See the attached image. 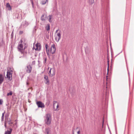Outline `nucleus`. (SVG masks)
<instances>
[{"label":"nucleus","instance_id":"nucleus-1","mask_svg":"<svg viewBox=\"0 0 134 134\" xmlns=\"http://www.w3.org/2000/svg\"><path fill=\"white\" fill-rule=\"evenodd\" d=\"M26 44L22 39L19 43L17 47L18 50L22 54V55L20 57V58H24L26 56L27 52L25 51L26 48Z\"/></svg>","mask_w":134,"mask_h":134},{"label":"nucleus","instance_id":"nucleus-2","mask_svg":"<svg viewBox=\"0 0 134 134\" xmlns=\"http://www.w3.org/2000/svg\"><path fill=\"white\" fill-rule=\"evenodd\" d=\"M44 118L45 124L48 125H50L51 124L52 120L51 115L49 114H47Z\"/></svg>","mask_w":134,"mask_h":134},{"label":"nucleus","instance_id":"nucleus-3","mask_svg":"<svg viewBox=\"0 0 134 134\" xmlns=\"http://www.w3.org/2000/svg\"><path fill=\"white\" fill-rule=\"evenodd\" d=\"M12 71L10 68H9L7 69V77L8 79L10 80H12Z\"/></svg>","mask_w":134,"mask_h":134},{"label":"nucleus","instance_id":"nucleus-4","mask_svg":"<svg viewBox=\"0 0 134 134\" xmlns=\"http://www.w3.org/2000/svg\"><path fill=\"white\" fill-rule=\"evenodd\" d=\"M55 70L54 68H50L49 72L48 74L49 77H52L54 76L55 74Z\"/></svg>","mask_w":134,"mask_h":134},{"label":"nucleus","instance_id":"nucleus-5","mask_svg":"<svg viewBox=\"0 0 134 134\" xmlns=\"http://www.w3.org/2000/svg\"><path fill=\"white\" fill-rule=\"evenodd\" d=\"M55 50L56 48L55 45L54 43H52L50 50H49V53H51L52 54H53L55 52Z\"/></svg>","mask_w":134,"mask_h":134},{"label":"nucleus","instance_id":"nucleus-6","mask_svg":"<svg viewBox=\"0 0 134 134\" xmlns=\"http://www.w3.org/2000/svg\"><path fill=\"white\" fill-rule=\"evenodd\" d=\"M55 39L56 41L58 42L61 38V35L60 32L55 34Z\"/></svg>","mask_w":134,"mask_h":134},{"label":"nucleus","instance_id":"nucleus-7","mask_svg":"<svg viewBox=\"0 0 134 134\" xmlns=\"http://www.w3.org/2000/svg\"><path fill=\"white\" fill-rule=\"evenodd\" d=\"M59 104L58 102L56 101H54L53 102V108L55 110H59L58 108Z\"/></svg>","mask_w":134,"mask_h":134},{"label":"nucleus","instance_id":"nucleus-8","mask_svg":"<svg viewBox=\"0 0 134 134\" xmlns=\"http://www.w3.org/2000/svg\"><path fill=\"white\" fill-rule=\"evenodd\" d=\"M36 104L38 107L44 108V104L41 101L37 102Z\"/></svg>","mask_w":134,"mask_h":134},{"label":"nucleus","instance_id":"nucleus-9","mask_svg":"<svg viewBox=\"0 0 134 134\" xmlns=\"http://www.w3.org/2000/svg\"><path fill=\"white\" fill-rule=\"evenodd\" d=\"M80 131L79 129L77 127L73 131V134H80Z\"/></svg>","mask_w":134,"mask_h":134},{"label":"nucleus","instance_id":"nucleus-10","mask_svg":"<svg viewBox=\"0 0 134 134\" xmlns=\"http://www.w3.org/2000/svg\"><path fill=\"white\" fill-rule=\"evenodd\" d=\"M35 50L39 51L41 49V46L40 43H37L35 45Z\"/></svg>","mask_w":134,"mask_h":134},{"label":"nucleus","instance_id":"nucleus-11","mask_svg":"<svg viewBox=\"0 0 134 134\" xmlns=\"http://www.w3.org/2000/svg\"><path fill=\"white\" fill-rule=\"evenodd\" d=\"M32 67L30 65H28L27 67L26 71L28 73H30L32 70Z\"/></svg>","mask_w":134,"mask_h":134},{"label":"nucleus","instance_id":"nucleus-12","mask_svg":"<svg viewBox=\"0 0 134 134\" xmlns=\"http://www.w3.org/2000/svg\"><path fill=\"white\" fill-rule=\"evenodd\" d=\"M9 130H8L7 131L5 132L4 134H11L12 130V128H9Z\"/></svg>","mask_w":134,"mask_h":134},{"label":"nucleus","instance_id":"nucleus-13","mask_svg":"<svg viewBox=\"0 0 134 134\" xmlns=\"http://www.w3.org/2000/svg\"><path fill=\"white\" fill-rule=\"evenodd\" d=\"M108 76H106V78L107 82H106V86H107L106 88H107L108 86L109 85V82H110V79H109L108 78Z\"/></svg>","mask_w":134,"mask_h":134},{"label":"nucleus","instance_id":"nucleus-14","mask_svg":"<svg viewBox=\"0 0 134 134\" xmlns=\"http://www.w3.org/2000/svg\"><path fill=\"white\" fill-rule=\"evenodd\" d=\"M4 77L2 74H0V84L2 83L4 80Z\"/></svg>","mask_w":134,"mask_h":134},{"label":"nucleus","instance_id":"nucleus-15","mask_svg":"<svg viewBox=\"0 0 134 134\" xmlns=\"http://www.w3.org/2000/svg\"><path fill=\"white\" fill-rule=\"evenodd\" d=\"M48 21L50 22H52V19L53 18V16L52 15H49L48 16Z\"/></svg>","mask_w":134,"mask_h":134},{"label":"nucleus","instance_id":"nucleus-16","mask_svg":"<svg viewBox=\"0 0 134 134\" xmlns=\"http://www.w3.org/2000/svg\"><path fill=\"white\" fill-rule=\"evenodd\" d=\"M45 47L47 53L48 55H49V50L48 49L47 50L48 48V46L47 44H46L45 45Z\"/></svg>","mask_w":134,"mask_h":134},{"label":"nucleus","instance_id":"nucleus-17","mask_svg":"<svg viewBox=\"0 0 134 134\" xmlns=\"http://www.w3.org/2000/svg\"><path fill=\"white\" fill-rule=\"evenodd\" d=\"M46 28L47 31H49L50 30V25L49 24H47L46 25Z\"/></svg>","mask_w":134,"mask_h":134},{"label":"nucleus","instance_id":"nucleus-18","mask_svg":"<svg viewBox=\"0 0 134 134\" xmlns=\"http://www.w3.org/2000/svg\"><path fill=\"white\" fill-rule=\"evenodd\" d=\"M48 2V0H46L45 1H43L42 2V4L43 5H44L47 3Z\"/></svg>","mask_w":134,"mask_h":134},{"label":"nucleus","instance_id":"nucleus-19","mask_svg":"<svg viewBox=\"0 0 134 134\" xmlns=\"http://www.w3.org/2000/svg\"><path fill=\"white\" fill-rule=\"evenodd\" d=\"M46 134H50L49 133V130L48 129H46L45 130Z\"/></svg>","mask_w":134,"mask_h":134},{"label":"nucleus","instance_id":"nucleus-20","mask_svg":"<svg viewBox=\"0 0 134 134\" xmlns=\"http://www.w3.org/2000/svg\"><path fill=\"white\" fill-rule=\"evenodd\" d=\"M41 19L42 21H44V14L42 15Z\"/></svg>","mask_w":134,"mask_h":134},{"label":"nucleus","instance_id":"nucleus-21","mask_svg":"<svg viewBox=\"0 0 134 134\" xmlns=\"http://www.w3.org/2000/svg\"><path fill=\"white\" fill-rule=\"evenodd\" d=\"M45 82L46 84L49 85V81L48 79L45 80Z\"/></svg>","mask_w":134,"mask_h":134},{"label":"nucleus","instance_id":"nucleus-22","mask_svg":"<svg viewBox=\"0 0 134 134\" xmlns=\"http://www.w3.org/2000/svg\"><path fill=\"white\" fill-rule=\"evenodd\" d=\"M13 94V93L12 91H10L9 93H8L7 94V96H9V95L11 96Z\"/></svg>","mask_w":134,"mask_h":134},{"label":"nucleus","instance_id":"nucleus-23","mask_svg":"<svg viewBox=\"0 0 134 134\" xmlns=\"http://www.w3.org/2000/svg\"><path fill=\"white\" fill-rule=\"evenodd\" d=\"M44 59V61H43V63H46V62L47 60L46 58V57H44L43 58Z\"/></svg>","mask_w":134,"mask_h":134},{"label":"nucleus","instance_id":"nucleus-24","mask_svg":"<svg viewBox=\"0 0 134 134\" xmlns=\"http://www.w3.org/2000/svg\"><path fill=\"white\" fill-rule=\"evenodd\" d=\"M44 79L46 80L47 79H48V77L47 76H46L45 75H44Z\"/></svg>","mask_w":134,"mask_h":134},{"label":"nucleus","instance_id":"nucleus-25","mask_svg":"<svg viewBox=\"0 0 134 134\" xmlns=\"http://www.w3.org/2000/svg\"><path fill=\"white\" fill-rule=\"evenodd\" d=\"M3 101L2 100L0 99V105H1L2 104Z\"/></svg>","mask_w":134,"mask_h":134},{"label":"nucleus","instance_id":"nucleus-26","mask_svg":"<svg viewBox=\"0 0 134 134\" xmlns=\"http://www.w3.org/2000/svg\"><path fill=\"white\" fill-rule=\"evenodd\" d=\"M8 9L9 10H11V8L9 4V6L8 7Z\"/></svg>","mask_w":134,"mask_h":134},{"label":"nucleus","instance_id":"nucleus-27","mask_svg":"<svg viewBox=\"0 0 134 134\" xmlns=\"http://www.w3.org/2000/svg\"><path fill=\"white\" fill-rule=\"evenodd\" d=\"M4 113H3L2 114V120H3V117L4 115Z\"/></svg>","mask_w":134,"mask_h":134},{"label":"nucleus","instance_id":"nucleus-28","mask_svg":"<svg viewBox=\"0 0 134 134\" xmlns=\"http://www.w3.org/2000/svg\"><path fill=\"white\" fill-rule=\"evenodd\" d=\"M8 122L9 124H12L13 123V122H11V120L9 121Z\"/></svg>","mask_w":134,"mask_h":134},{"label":"nucleus","instance_id":"nucleus-29","mask_svg":"<svg viewBox=\"0 0 134 134\" xmlns=\"http://www.w3.org/2000/svg\"><path fill=\"white\" fill-rule=\"evenodd\" d=\"M109 70V67L108 66V69H107V74H108V73Z\"/></svg>","mask_w":134,"mask_h":134},{"label":"nucleus","instance_id":"nucleus-30","mask_svg":"<svg viewBox=\"0 0 134 134\" xmlns=\"http://www.w3.org/2000/svg\"><path fill=\"white\" fill-rule=\"evenodd\" d=\"M32 4L33 7H34V4H33V3L32 1Z\"/></svg>","mask_w":134,"mask_h":134},{"label":"nucleus","instance_id":"nucleus-31","mask_svg":"<svg viewBox=\"0 0 134 134\" xmlns=\"http://www.w3.org/2000/svg\"><path fill=\"white\" fill-rule=\"evenodd\" d=\"M58 30H57L56 31V32H55V33H57V32H58Z\"/></svg>","mask_w":134,"mask_h":134},{"label":"nucleus","instance_id":"nucleus-32","mask_svg":"<svg viewBox=\"0 0 134 134\" xmlns=\"http://www.w3.org/2000/svg\"><path fill=\"white\" fill-rule=\"evenodd\" d=\"M4 126L5 127H6V125L5 123V124Z\"/></svg>","mask_w":134,"mask_h":134},{"label":"nucleus","instance_id":"nucleus-33","mask_svg":"<svg viewBox=\"0 0 134 134\" xmlns=\"http://www.w3.org/2000/svg\"><path fill=\"white\" fill-rule=\"evenodd\" d=\"M29 84V83L28 82H27V85H28Z\"/></svg>","mask_w":134,"mask_h":134},{"label":"nucleus","instance_id":"nucleus-34","mask_svg":"<svg viewBox=\"0 0 134 134\" xmlns=\"http://www.w3.org/2000/svg\"><path fill=\"white\" fill-rule=\"evenodd\" d=\"M49 67H48V70H49Z\"/></svg>","mask_w":134,"mask_h":134},{"label":"nucleus","instance_id":"nucleus-35","mask_svg":"<svg viewBox=\"0 0 134 134\" xmlns=\"http://www.w3.org/2000/svg\"><path fill=\"white\" fill-rule=\"evenodd\" d=\"M20 32H21V34L22 33V32L21 31Z\"/></svg>","mask_w":134,"mask_h":134}]
</instances>
